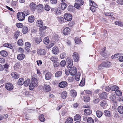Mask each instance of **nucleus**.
I'll use <instances>...</instances> for the list:
<instances>
[{
  "label": "nucleus",
  "mask_w": 123,
  "mask_h": 123,
  "mask_svg": "<svg viewBox=\"0 0 123 123\" xmlns=\"http://www.w3.org/2000/svg\"><path fill=\"white\" fill-rule=\"evenodd\" d=\"M73 122V119L71 117H68L65 123H72Z\"/></svg>",
  "instance_id": "obj_32"
},
{
  "label": "nucleus",
  "mask_w": 123,
  "mask_h": 123,
  "mask_svg": "<svg viewBox=\"0 0 123 123\" xmlns=\"http://www.w3.org/2000/svg\"><path fill=\"white\" fill-rule=\"evenodd\" d=\"M87 121L88 123H94V120L91 117H88Z\"/></svg>",
  "instance_id": "obj_38"
},
{
  "label": "nucleus",
  "mask_w": 123,
  "mask_h": 123,
  "mask_svg": "<svg viewBox=\"0 0 123 123\" xmlns=\"http://www.w3.org/2000/svg\"><path fill=\"white\" fill-rule=\"evenodd\" d=\"M50 60L52 61L55 62L58 60V58L56 56H52L50 58Z\"/></svg>",
  "instance_id": "obj_53"
},
{
  "label": "nucleus",
  "mask_w": 123,
  "mask_h": 123,
  "mask_svg": "<svg viewBox=\"0 0 123 123\" xmlns=\"http://www.w3.org/2000/svg\"><path fill=\"white\" fill-rule=\"evenodd\" d=\"M89 2L90 3H92V6L96 8L98 6L97 5L94 1H92V0H90Z\"/></svg>",
  "instance_id": "obj_50"
},
{
  "label": "nucleus",
  "mask_w": 123,
  "mask_h": 123,
  "mask_svg": "<svg viewBox=\"0 0 123 123\" xmlns=\"http://www.w3.org/2000/svg\"><path fill=\"white\" fill-rule=\"evenodd\" d=\"M84 114L86 115H88L92 113L91 111L89 109L87 108L84 111Z\"/></svg>",
  "instance_id": "obj_24"
},
{
  "label": "nucleus",
  "mask_w": 123,
  "mask_h": 123,
  "mask_svg": "<svg viewBox=\"0 0 123 123\" xmlns=\"http://www.w3.org/2000/svg\"><path fill=\"white\" fill-rule=\"evenodd\" d=\"M107 102L106 100H103L100 103V105L102 107H105L107 105Z\"/></svg>",
  "instance_id": "obj_28"
},
{
  "label": "nucleus",
  "mask_w": 123,
  "mask_h": 123,
  "mask_svg": "<svg viewBox=\"0 0 123 123\" xmlns=\"http://www.w3.org/2000/svg\"><path fill=\"white\" fill-rule=\"evenodd\" d=\"M43 43L44 44L46 45L48 44L49 43V38L47 37H45L44 39Z\"/></svg>",
  "instance_id": "obj_35"
},
{
  "label": "nucleus",
  "mask_w": 123,
  "mask_h": 123,
  "mask_svg": "<svg viewBox=\"0 0 123 123\" xmlns=\"http://www.w3.org/2000/svg\"><path fill=\"white\" fill-rule=\"evenodd\" d=\"M105 48H103L101 50L100 52V54L102 56H104L106 55V54L105 53Z\"/></svg>",
  "instance_id": "obj_33"
},
{
  "label": "nucleus",
  "mask_w": 123,
  "mask_h": 123,
  "mask_svg": "<svg viewBox=\"0 0 123 123\" xmlns=\"http://www.w3.org/2000/svg\"><path fill=\"white\" fill-rule=\"evenodd\" d=\"M50 9V7L48 5H46L45 6V9L47 11H49Z\"/></svg>",
  "instance_id": "obj_57"
},
{
  "label": "nucleus",
  "mask_w": 123,
  "mask_h": 123,
  "mask_svg": "<svg viewBox=\"0 0 123 123\" xmlns=\"http://www.w3.org/2000/svg\"><path fill=\"white\" fill-rule=\"evenodd\" d=\"M38 81L35 78L33 77L32 79L31 83L29 86V89L30 90H32L34 88L37 87L38 85Z\"/></svg>",
  "instance_id": "obj_1"
},
{
  "label": "nucleus",
  "mask_w": 123,
  "mask_h": 123,
  "mask_svg": "<svg viewBox=\"0 0 123 123\" xmlns=\"http://www.w3.org/2000/svg\"><path fill=\"white\" fill-rule=\"evenodd\" d=\"M52 49V52L53 54H56L59 52V50L57 47H54Z\"/></svg>",
  "instance_id": "obj_20"
},
{
  "label": "nucleus",
  "mask_w": 123,
  "mask_h": 123,
  "mask_svg": "<svg viewBox=\"0 0 123 123\" xmlns=\"http://www.w3.org/2000/svg\"><path fill=\"white\" fill-rule=\"evenodd\" d=\"M119 55V54H115V55L112 56H111V58L112 59L116 58L118 57Z\"/></svg>",
  "instance_id": "obj_56"
},
{
  "label": "nucleus",
  "mask_w": 123,
  "mask_h": 123,
  "mask_svg": "<svg viewBox=\"0 0 123 123\" xmlns=\"http://www.w3.org/2000/svg\"><path fill=\"white\" fill-rule=\"evenodd\" d=\"M66 62L64 60L60 62V65L61 66L63 67L65 65Z\"/></svg>",
  "instance_id": "obj_54"
},
{
  "label": "nucleus",
  "mask_w": 123,
  "mask_h": 123,
  "mask_svg": "<svg viewBox=\"0 0 123 123\" xmlns=\"http://www.w3.org/2000/svg\"><path fill=\"white\" fill-rule=\"evenodd\" d=\"M30 83V80L29 79H27L26 80L24 81V84L25 86L27 87L29 85Z\"/></svg>",
  "instance_id": "obj_25"
},
{
  "label": "nucleus",
  "mask_w": 123,
  "mask_h": 123,
  "mask_svg": "<svg viewBox=\"0 0 123 123\" xmlns=\"http://www.w3.org/2000/svg\"><path fill=\"white\" fill-rule=\"evenodd\" d=\"M24 82V79L23 78H20L18 80V84L20 85H22Z\"/></svg>",
  "instance_id": "obj_34"
},
{
  "label": "nucleus",
  "mask_w": 123,
  "mask_h": 123,
  "mask_svg": "<svg viewBox=\"0 0 123 123\" xmlns=\"http://www.w3.org/2000/svg\"><path fill=\"white\" fill-rule=\"evenodd\" d=\"M83 0H76L74 6L77 9H79L80 6L83 5Z\"/></svg>",
  "instance_id": "obj_2"
},
{
  "label": "nucleus",
  "mask_w": 123,
  "mask_h": 123,
  "mask_svg": "<svg viewBox=\"0 0 123 123\" xmlns=\"http://www.w3.org/2000/svg\"><path fill=\"white\" fill-rule=\"evenodd\" d=\"M52 74L50 72H47L45 74V78L46 80H48L50 79L51 78Z\"/></svg>",
  "instance_id": "obj_16"
},
{
  "label": "nucleus",
  "mask_w": 123,
  "mask_h": 123,
  "mask_svg": "<svg viewBox=\"0 0 123 123\" xmlns=\"http://www.w3.org/2000/svg\"><path fill=\"white\" fill-rule=\"evenodd\" d=\"M116 98V96L115 95L112 94L110 97V99L112 101H114L115 100Z\"/></svg>",
  "instance_id": "obj_46"
},
{
  "label": "nucleus",
  "mask_w": 123,
  "mask_h": 123,
  "mask_svg": "<svg viewBox=\"0 0 123 123\" xmlns=\"http://www.w3.org/2000/svg\"><path fill=\"white\" fill-rule=\"evenodd\" d=\"M59 62H58L57 60L53 62L54 66L55 67H57L59 66Z\"/></svg>",
  "instance_id": "obj_41"
},
{
  "label": "nucleus",
  "mask_w": 123,
  "mask_h": 123,
  "mask_svg": "<svg viewBox=\"0 0 123 123\" xmlns=\"http://www.w3.org/2000/svg\"><path fill=\"white\" fill-rule=\"evenodd\" d=\"M81 118V117L80 115L78 114H76L74 116V120H80V121Z\"/></svg>",
  "instance_id": "obj_29"
},
{
  "label": "nucleus",
  "mask_w": 123,
  "mask_h": 123,
  "mask_svg": "<svg viewBox=\"0 0 123 123\" xmlns=\"http://www.w3.org/2000/svg\"><path fill=\"white\" fill-rule=\"evenodd\" d=\"M77 72V69L75 67H73L70 68L69 69V73L70 74L72 75H74L76 74Z\"/></svg>",
  "instance_id": "obj_4"
},
{
  "label": "nucleus",
  "mask_w": 123,
  "mask_h": 123,
  "mask_svg": "<svg viewBox=\"0 0 123 123\" xmlns=\"http://www.w3.org/2000/svg\"><path fill=\"white\" fill-rule=\"evenodd\" d=\"M90 100V97L89 96H86L84 97V100L85 102H87L89 101Z\"/></svg>",
  "instance_id": "obj_43"
},
{
  "label": "nucleus",
  "mask_w": 123,
  "mask_h": 123,
  "mask_svg": "<svg viewBox=\"0 0 123 123\" xmlns=\"http://www.w3.org/2000/svg\"><path fill=\"white\" fill-rule=\"evenodd\" d=\"M66 7V4L64 2L61 4V8L63 10H64Z\"/></svg>",
  "instance_id": "obj_49"
},
{
  "label": "nucleus",
  "mask_w": 123,
  "mask_h": 123,
  "mask_svg": "<svg viewBox=\"0 0 123 123\" xmlns=\"http://www.w3.org/2000/svg\"><path fill=\"white\" fill-rule=\"evenodd\" d=\"M1 55L4 57H6L8 55V54L6 51L3 50L1 51L0 52Z\"/></svg>",
  "instance_id": "obj_21"
},
{
  "label": "nucleus",
  "mask_w": 123,
  "mask_h": 123,
  "mask_svg": "<svg viewBox=\"0 0 123 123\" xmlns=\"http://www.w3.org/2000/svg\"><path fill=\"white\" fill-rule=\"evenodd\" d=\"M11 75L13 78L15 79L18 78L19 77V75L16 72H12Z\"/></svg>",
  "instance_id": "obj_15"
},
{
  "label": "nucleus",
  "mask_w": 123,
  "mask_h": 123,
  "mask_svg": "<svg viewBox=\"0 0 123 123\" xmlns=\"http://www.w3.org/2000/svg\"><path fill=\"white\" fill-rule=\"evenodd\" d=\"M62 71H58L56 72L55 74V76L56 77L58 78L61 77L62 74Z\"/></svg>",
  "instance_id": "obj_26"
},
{
  "label": "nucleus",
  "mask_w": 123,
  "mask_h": 123,
  "mask_svg": "<svg viewBox=\"0 0 123 123\" xmlns=\"http://www.w3.org/2000/svg\"><path fill=\"white\" fill-rule=\"evenodd\" d=\"M96 114L97 116L99 118L101 117L103 114L102 112L99 110H97L96 111Z\"/></svg>",
  "instance_id": "obj_31"
},
{
  "label": "nucleus",
  "mask_w": 123,
  "mask_h": 123,
  "mask_svg": "<svg viewBox=\"0 0 123 123\" xmlns=\"http://www.w3.org/2000/svg\"><path fill=\"white\" fill-rule=\"evenodd\" d=\"M118 112L120 114H123V106H120L118 107Z\"/></svg>",
  "instance_id": "obj_30"
},
{
  "label": "nucleus",
  "mask_w": 123,
  "mask_h": 123,
  "mask_svg": "<svg viewBox=\"0 0 123 123\" xmlns=\"http://www.w3.org/2000/svg\"><path fill=\"white\" fill-rule=\"evenodd\" d=\"M78 73L79 74V75L77 76L76 75L75 77V79L77 81H78L79 80V78L80 77V73L78 72Z\"/></svg>",
  "instance_id": "obj_58"
},
{
  "label": "nucleus",
  "mask_w": 123,
  "mask_h": 123,
  "mask_svg": "<svg viewBox=\"0 0 123 123\" xmlns=\"http://www.w3.org/2000/svg\"><path fill=\"white\" fill-rule=\"evenodd\" d=\"M78 54L76 52H74L73 53L72 55L74 61L75 62H77L79 60Z\"/></svg>",
  "instance_id": "obj_9"
},
{
  "label": "nucleus",
  "mask_w": 123,
  "mask_h": 123,
  "mask_svg": "<svg viewBox=\"0 0 123 123\" xmlns=\"http://www.w3.org/2000/svg\"><path fill=\"white\" fill-rule=\"evenodd\" d=\"M67 85V83L66 81H63L60 82L59 84V86L60 87L63 88L65 87Z\"/></svg>",
  "instance_id": "obj_12"
},
{
  "label": "nucleus",
  "mask_w": 123,
  "mask_h": 123,
  "mask_svg": "<svg viewBox=\"0 0 123 123\" xmlns=\"http://www.w3.org/2000/svg\"><path fill=\"white\" fill-rule=\"evenodd\" d=\"M44 89H45L46 92H47L50 91L51 90V88L50 86L47 84H45L44 86Z\"/></svg>",
  "instance_id": "obj_19"
},
{
  "label": "nucleus",
  "mask_w": 123,
  "mask_h": 123,
  "mask_svg": "<svg viewBox=\"0 0 123 123\" xmlns=\"http://www.w3.org/2000/svg\"><path fill=\"white\" fill-rule=\"evenodd\" d=\"M28 31V28L26 26H24L22 30V32L24 34L26 33Z\"/></svg>",
  "instance_id": "obj_39"
},
{
  "label": "nucleus",
  "mask_w": 123,
  "mask_h": 123,
  "mask_svg": "<svg viewBox=\"0 0 123 123\" xmlns=\"http://www.w3.org/2000/svg\"><path fill=\"white\" fill-rule=\"evenodd\" d=\"M100 99L99 98H97L94 99L93 100V102L95 104H97L100 101Z\"/></svg>",
  "instance_id": "obj_52"
},
{
  "label": "nucleus",
  "mask_w": 123,
  "mask_h": 123,
  "mask_svg": "<svg viewBox=\"0 0 123 123\" xmlns=\"http://www.w3.org/2000/svg\"><path fill=\"white\" fill-rule=\"evenodd\" d=\"M64 19L67 21H70L72 20V15L70 13H66L64 15Z\"/></svg>",
  "instance_id": "obj_5"
},
{
  "label": "nucleus",
  "mask_w": 123,
  "mask_h": 123,
  "mask_svg": "<svg viewBox=\"0 0 123 123\" xmlns=\"http://www.w3.org/2000/svg\"><path fill=\"white\" fill-rule=\"evenodd\" d=\"M16 26L18 28H21L23 27V25L22 24L20 23H17Z\"/></svg>",
  "instance_id": "obj_61"
},
{
  "label": "nucleus",
  "mask_w": 123,
  "mask_h": 123,
  "mask_svg": "<svg viewBox=\"0 0 123 123\" xmlns=\"http://www.w3.org/2000/svg\"><path fill=\"white\" fill-rule=\"evenodd\" d=\"M37 26L40 27L43 25V24L41 20H38L36 23Z\"/></svg>",
  "instance_id": "obj_22"
},
{
  "label": "nucleus",
  "mask_w": 123,
  "mask_h": 123,
  "mask_svg": "<svg viewBox=\"0 0 123 123\" xmlns=\"http://www.w3.org/2000/svg\"><path fill=\"white\" fill-rule=\"evenodd\" d=\"M111 90L112 91H115L118 90L119 88L116 85H113L111 86Z\"/></svg>",
  "instance_id": "obj_23"
},
{
  "label": "nucleus",
  "mask_w": 123,
  "mask_h": 123,
  "mask_svg": "<svg viewBox=\"0 0 123 123\" xmlns=\"http://www.w3.org/2000/svg\"><path fill=\"white\" fill-rule=\"evenodd\" d=\"M66 56V54L65 53H62L60 55V57L61 59H63Z\"/></svg>",
  "instance_id": "obj_62"
},
{
  "label": "nucleus",
  "mask_w": 123,
  "mask_h": 123,
  "mask_svg": "<svg viewBox=\"0 0 123 123\" xmlns=\"http://www.w3.org/2000/svg\"><path fill=\"white\" fill-rule=\"evenodd\" d=\"M115 24L117 25H118L120 26H122V24L120 22H119L118 21H116L115 22Z\"/></svg>",
  "instance_id": "obj_64"
},
{
  "label": "nucleus",
  "mask_w": 123,
  "mask_h": 123,
  "mask_svg": "<svg viewBox=\"0 0 123 123\" xmlns=\"http://www.w3.org/2000/svg\"><path fill=\"white\" fill-rule=\"evenodd\" d=\"M41 41L42 40L40 37L36 38L35 41L36 43L37 44H39Z\"/></svg>",
  "instance_id": "obj_42"
},
{
  "label": "nucleus",
  "mask_w": 123,
  "mask_h": 123,
  "mask_svg": "<svg viewBox=\"0 0 123 123\" xmlns=\"http://www.w3.org/2000/svg\"><path fill=\"white\" fill-rule=\"evenodd\" d=\"M104 67H105L104 66V65H103V63H102L98 66V69L101 70L103 69Z\"/></svg>",
  "instance_id": "obj_59"
},
{
  "label": "nucleus",
  "mask_w": 123,
  "mask_h": 123,
  "mask_svg": "<svg viewBox=\"0 0 123 123\" xmlns=\"http://www.w3.org/2000/svg\"><path fill=\"white\" fill-rule=\"evenodd\" d=\"M28 21L30 23H32L34 21V17L33 16H29L28 19Z\"/></svg>",
  "instance_id": "obj_27"
},
{
  "label": "nucleus",
  "mask_w": 123,
  "mask_h": 123,
  "mask_svg": "<svg viewBox=\"0 0 123 123\" xmlns=\"http://www.w3.org/2000/svg\"><path fill=\"white\" fill-rule=\"evenodd\" d=\"M103 63L105 67H109L111 64V63L109 61H104Z\"/></svg>",
  "instance_id": "obj_18"
},
{
  "label": "nucleus",
  "mask_w": 123,
  "mask_h": 123,
  "mask_svg": "<svg viewBox=\"0 0 123 123\" xmlns=\"http://www.w3.org/2000/svg\"><path fill=\"white\" fill-rule=\"evenodd\" d=\"M62 97L63 99H65L67 96V92L65 91H63L62 93Z\"/></svg>",
  "instance_id": "obj_36"
},
{
  "label": "nucleus",
  "mask_w": 123,
  "mask_h": 123,
  "mask_svg": "<svg viewBox=\"0 0 123 123\" xmlns=\"http://www.w3.org/2000/svg\"><path fill=\"white\" fill-rule=\"evenodd\" d=\"M29 6L31 10L32 11H34L37 7L36 4L33 2L31 3L30 4Z\"/></svg>",
  "instance_id": "obj_7"
},
{
  "label": "nucleus",
  "mask_w": 123,
  "mask_h": 123,
  "mask_svg": "<svg viewBox=\"0 0 123 123\" xmlns=\"http://www.w3.org/2000/svg\"><path fill=\"white\" fill-rule=\"evenodd\" d=\"M37 53L41 55H45L46 54V51L43 49H40L37 50Z\"/></svg>",
  "instance_id": "obj_10"
},
{
  "label": "nucleus",
  "mask_w": 123,
  "mask_h": 123,
  "mask_svg": "<svg viewBox=\"0 0 123 123\" xmlns=\"http://www.w3.org/2000/svg\"><path fill=\"white\" fill-rule=\"evenodd\" d=\"M105 90L107 92H109L111 90V86L109 87L108 86H106L105 87Z\"/></svg>",
  "instance_id": "obj_60"
},
{
  "label": "nucleus",
  "mask_w": 123,
  "mask_h": 123,
  "mask_svg": "<svg viewBox=\"0 0 123 123\" xmlns=\"http://www.w3.org/2000/svg\"><path fill=\"white\" fill-rule=\"evenodd\" d=\"M70 93L72 96L73 97H75L77 94L76 91L74 90H71L70 92Z\"/></svg>",
  "instance_id": "obj_40"
},
{
  "label": "nucleus",
  "mask_w": 123,
  "mask_h": 123,
  "mask_svg": "<svg viewBox=\"0 0 123 123\" xmlns=\"http://www.w3.org/2000/svg\"><path fill=\"white\" fill-rule=\"evenodd\" d=\"M115 93L118 96H121L122 95V92L120 90H117L115 92Z\"/></svg>",
  "instance_id": "obj_44"
},
{
  "label": "nucleus",
  "mask_w": 123,
  "mask_h": 123,
  "mask_svg": "<svg viewBox=\"0 0 123 123\" xmlns=\"http://www.w3.org/2000/svg\"><path fill=\"white\" fill-rule=\"evenodd\" d=\"M104 114L106 117H109L111 116L112 113L109 111L105 110L104 111Z\"/></svg>",
  "instance_id": "obj_14"
},
{
  "label": "nucleus",
  "mask_w": 123,
  "mask_h": 123,
  "mask_svg": "<svg viewBox=\"0 0 123 123\" xmlns=\"http://www.w3.org/2000/svg\"><path fill=\"white\" fill-rule=\"evenodd\" d=\"M39 118L41 122H43L45 120V119L44 118V116L43 114L40 115Z\"/></svg>",
  "instance_id": "obj_37"
},
{
  "label": "nucleus",
  "mask_w": 123,
  "mask_h": 123,
  "mask_svg": "<svg viewBox=\"0 0 123 123\" xmlns=\"http://www.w3.org/2000/svg\"><path fill=\"white\" fill-rule=\"evenodd\" d=\"M107 94L105 92H103L100 94L99 96L100 98L102 99H106L107 98Z\"/></svg>",
  "instance_id": "obj_8"
},
{
  "label": "nucleus",
  "mask_w": 123,
  "mask_h": 123,
  "mask_svg": "<svg viewBox=\"0 0 123 123\" xmlns=\"http://www.w3.org/2000/svg\"><path fill=\"white\" fill-rule=\"evenodd\" d=\"M70 30L69 27H66L64 29L63 31V33L65 35H67L69 33Z\"/></svg>",
  "instance_id": "obj_13"
},
{
  "label": "nucleus",
  "mask_w": 123,
  "mask_h": 123,
  "mask_svg": "<svg viewBox=\"0 0 123 123\" xmlns=\"http://www.w3.org/2000/svg\"><path fill=\"white\" fill-rule=\"evenodd\" d=\"M3 66L4 68V69H5V70L6 71H7V70L9 68V65L8 64H6L5 65H3Z\"/></svg>",
  "instance_id": "obj_48"
},
{
  "label": "nucleus",
  "mask_w": 123,
  "mask_h": 123,
  "mask_svg": "<svg viewBox=\"0 0 123 123\" xmlns=\"http://www.w3.org/2000/svg\"><path fill=\"white\" fill-rule=\"evenodd\" d=\"M67 61H68V65L67 66L68 68H71V67L73 65V60L70 58H69L67 59Z\"/></svg>",
  "instance_id": "obj_11"
},
{
  "label": "nucleus",
  "mask_w": 123,
  "mask_h": 123,
  "mask_svg": "<svg viewBox=\"0 0 123 123\" xmlns=\"http://www.w3.org/2000/svg\"><path fill=\"white\" fill-rule=\"evenodd\" d=\"M17 43L19 45H23V42L22 39H20L18 41Z\"/></svg>",
  "instance_id": "obj_55"
},
{
  "label": "nucleus",
  "mask_w": 123,
  "mask_h": 123,
  "mask_svg": "<svg viewBox=\"0 0 123 123\" xmlns=\"http://www.w3.org/2000/svg\"><path fill=\"white\" fill-rule=\"evenodd\" d=\"M5 86L6 88L8 90H11L13 88V86L12 84L11 83L6 84Z\"/></svg>",
  "instance_id": "obj_6"
},
{
  "label": "nucleus",
  "mask_w": 123,
  "mask_h": 123,
  "mask_svg": "<svg viewBox=\"0 0 123 123\" xmlns=\"http://www.w3.org/2000/svg\"><path fill=\"white\" fill-rule=\"evenodd\" d=\"M25 17V14L24 13L21 12L18 13L17 15V17L18 19L20 21L23 20Z\"/></svg>",
  "instance_id": "obj_3"
},
{
  "label": "nucleus",
  "mask_w": 123,
  "mask_h": 123,
  "mask_svg": "<svg viewBox=\"0 0 123 123\" xmlns=\"http://www.w3.org/2000/svg\"><path fill=\"white\" fill-rule=\"evenodd\" d=\"M20 35V32L18 31H16L15 34H14V36L15 38L17 39L18 37Z\"/></svg>",
  "instance_id": "obj_47"
},
{
  "label": "nucleus",
  "mask_w": 123,
  "mask_h": 123,
  "mask_svg": "<svg viewBox=\"0 0 123 123\" xmlns=\"http://www.w3.org/2000/svg\"><path fill=\"white\" fill-rule=\"evenodd\" d=\"M18 5V2L17 1H12L11 5L13 6H15Z\"/></svg>",
  "instance_id": "obj_63"
},
{
  "label": "nucleus",
  "mask_w": 123,
  "mask_h": 123,
  "mask_svg": "<svg viewBox=\"0 0 123 123\" xmlns=\"http://www.w3.org/2000/svg\"><path fill=\"white\" fill-rule=\"evenodd\" d=\"M75 41L76 43L78 44L80 41V39L79 37H76L75 38Z\"/></svg>",
  "instance_id": "obj_51"
},
{
  "label": "nucleus",
  "mask_w": 123,
  "mask_h": 123,
  "mask_svg": "<svg viewBox=\"0 0 123 123\" xmlns=\"http://www.w3.org/2000/svg\"><path fill=\"white\" fill-rule=\"evenodd\" d=\"M85 78H82V80L79 84V85L80 86H84L85 84Z\"/></svg>",
  "instance_id": "obj_45"
},
{
  "label": "nucleus",
  "mask_w": 123,
  "mask_h": 123,
  "mask_svg": "<svg viewBox=\"0 0 123 123\" xmlns=\"http://www.w3.org/2000/svg\"><path fill=\"white\" fill-rule=\"evenodd\" d=\"M25 55L23 54H20L18 55L17 57V59L19 60H21L25 57Z\"/></svg>",
  "instance_id": "obj_17"
}]
</instances>
